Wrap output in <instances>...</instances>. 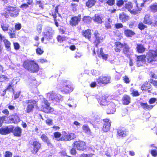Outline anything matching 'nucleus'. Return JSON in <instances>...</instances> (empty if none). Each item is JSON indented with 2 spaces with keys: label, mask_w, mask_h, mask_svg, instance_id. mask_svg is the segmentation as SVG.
<instances>
[{
  "label": "nucleus",
  "mask_w": 157,
  "mask_h": 157,
  "mask_svg": "<svg viewBox=\"0 0 157 157\" xmlns=\"http://www.w3.org/2000/svg\"><path fill=\"white\" fill-rule=\"evenodd\" d=\"M41 138L43 141L46 142L48 144L50 143L49 140L46 136L45 134H43L41 136Z\"/></svg>",
  "instance_id": "obj_35"
},
{
  "label": "nucleus",
  "mask_w": 157,
  "mask_h": 157,
  "mask_svg": "<svg viewBox=\"0 0 157 157\" xmlns=\"http://www.w3.org/2000/svg\"><path fill=\"white\" fill-rule=\"evenodd\" d=\"M14 46L15 50H17L19 48V45L17 43H14Z\"/></svg>",
  "instance_id": "obj_61"
},
{
  "label": "nucleus",
  "mask_w": 157,
  "mask_h": 157,
  "mask_svg": "<svg viewBox=\"0 0 157 157\" xmlns=\"http://www.w3.org/2000/svg\"><path fill=\"white\" fill-rule=\"evenodd\" d=\"M146 26L144 25L142 23H140L138 25V28L141 30L144 29L145 28H146Z\"/></svg>",
  "instance_id": "obj_47"
},
{
  "label": "nucleus",
  "mask_w": 157,
  "mask_h": 157,
  "mask_svg": "<svg viewBox=\"0 0 157 157\" xmlns=\"http://www.w3.org/2000/svg\"><path fill=\"white\" fill-rule=\"evenodd\" d=\"M106 97L105 96H102L100 98L98 101L100 105H105L106 104Z\"/></svg>",
  "instance_id": "obj_27"
},
{
  "label": "nucleus",
  "mask_w": 157,
  "mask_h": 157,
  "mask_svg": "<svg viewBox=\"0 0 157 157\" xmlns=\"http://www.w3.org/2000/svg\"><path fill=\"white\" fill-rule=\"evenodd\" d=\"M150 15L148 14L145 16L143 21L144 24L149 25L152 23V22L150 18Z\"/></svg>",
  "instance_id": "obj_16"
},
{
  "label": "nucleus",
  "mask_w": 157,
  "mask_h": 157,
  "mask_svg": "<svg viewBox=\"0 0 157 157\" xmlns=\"http://www.w3.org/2000/svg\"><path fill=\"white\" fill-rule=\"evenodd\" d=\"M150 87L151 85L150 84L148 83H145L141 86V89L143 90H146L149 88H150Z\"/></svg>",
  "instance_id": "obj_33"
},
{
  "label": "nucleus",
  "mask_w": 157,
  "mask_h": 157,
  "mask_svg": "<svg viewBox=\"0 0 157 157\" xmlns=\"http://www.w3.org/2000/svg\"><path fill=\"white\" fill-rule=\"evenodd\" d=\"M9 27V24L7 23H2L1 25V28L4 31H8Z\"/></svg>",
  "instance_id": "obj_32"
},
{
  "label": "nucleus",
  "mask_w": 157,
  "mask_h": 157,
  "mask_svg": "<svg viewBox=\"0 0 157 157\" xmlns=\"http://www.w3.org/2000/svg\"><path fill=\"white\" fill-rule=\"evenodd\" d=\"M117 133L119 136H121L122 137L125 136L126 135V132L121 129H119L118 130Z\"/></svg>",
  "instance_id": "obj_34"
},
{
  "label": "nucleus",
  "mask_w": 157,
  "mask_h": 157,
  "mask_svg": "<svg viewBox=\"0 0 157 157\" xmlns=\"http://www.w3.org/2000/svg\"><path fill=\"white\" fill-rule=\"evenodd\" d=\"M157 99L156 98H151L149 101V103L150 104H152L155 103Z\"/></svg>",
  "instance_id": "obj_62"
},
{
  "label": "nucleus",
  "mask_w": 157,
  "mask_h": 157,
  "mask_svg": "<svg viewBox=\"0 0 157 157\" xmlns=\"http://www.w3.org/2000/svg\"><path fill=\"white\" fill-rule=\"evenodd\" d=\"M119 18L122 22H124L128 20L129 17L126 15L124 13H123L120 14Z\"/></svg>",
  "instance_id": "obj_17"
},
{
  "label": "nucleus",
  "mask_w": 157,
  "mask_h": 157,
  "mask_svg": "<svg viewBox=\"0 0 157 157\" xmlns=\"http://www.w3.org/2000/svg\"><path fill=\"white\" fill-rule=\"evenodd\" d=\"M38 62L41 63L47 62V60L45 59L40 58L38 60Z\"/></svg>",
  "instance_id": "obj_56"
},
{
  "label": "nucleus",
  "mask_w": 157,
  "mask_h": 157,
  "mask_svg": "<svg viewBox=\"0 0 157 157\" xmlns=\"http://www.w3.org/2000/svg\"><path fill=\"white\" fill-rule=\"evenodd\" d=\"M83 35L86 38L89 39L91 37V30L87 29L82 31Z\"/></svg>",
  "instance_id": "obj_18"
},
{
  "label": "nucleus",
  "mask_w": 157,
  "mask_h": 157,
  "mask_svg": "<svg viewBox=\"0 0 157 157\" xmlns=\"http://www.w3.org/2000/svg\"><path fill=\"white\" fill-rule=\"evenodd\" d=\"M54 110L53 109L50 107V106H46L43 108V111L46 113H49L52 112Z\"/></svg>",
  "instance_id": "obj_24"
},
{
  "label": "nucleus",
  "mask_w": 157,
  "mask_h": 157,
  "mask_svg": "<svg viewBox=\"0 0 157 157\" xmlns=\"http://www.w3.org/2000/svg\"><path fill=\"white\" fill-rule=\"evenodd\" d=\"M146 58V56H140L137 57V61L144 62Z\"/></svg>",
  "instance_id": "obj_37"
},
{
  "label": "nucleus",
  "mask_w": 157,
  "mask_h": 157,
  "mask_svg": "<svg viewBox=\"0 0 157 157\" xmlns=\"http://www.w3.org/2000/svg\"><path fill=\"white\" fill-rule=\"evenodd\" d=\"M76 138V135L73 133H67L63 134L61 138V140L67 141L74 139Z\"/></svg>",
  "instance_id": "obj_8"
},
{
  "label": "nucleus",
  "mask_w": 157,
  "mask_h": 157,
  "mask_svg": "<svg viewBox=\"0 0 157 157\" xmlns=\"http://www.w3.org/2000/svg\"><path fill=\"white\" fill-rule=\"evenodd\" d=\"M7 78V77L4 75H1L0 76V81L1 82L5 81Z\"/></svg>",
  "instance_id": "obj_54"
},
{
  "label": "nucleus",
  "mask_w": 157,
  "mask_h": 157,
  "mask_svg": "<svg viewBox=\"0 0 157 157\" xmlns=\"http://www.w3.org/2000/svg\"><path fill=\"white\" fill-rule=\"evenodd\" d=\"M61 134L60 133L58 132H56L54 133V136L55 137L56 139L57 140H60V137Z\"/></svg>",
  "instance_id": "obj_40"
},
{
  "label": "nucleus",
  "mask_w": 157,
  "mask_h": 157,
  "mask_svg": "<svg viewBox=\"0 0 157 157\" xmlns=\"http://www.w3.org/2000/svg\"><path fill=\"white\" fill-rule=\"evenodd\" d=\"M21 28V25L20 23L18 24L15 25V29L16 30H19Z\"/></svg>",
  "instance_id": "obj_59"
},
{
  "label": "nucleus",
  "mask_w": 157,
  "mask_h": 157,
  "mask_svg": "<svg viewBox=\"0 0 157 157\" xmlns=\"http://www.w3.org/2000/svg\"><path fill=\"white\" fill-rule=\"evenodd\" d=\"M137 51L140 53L144 52L145 50V48L143 45L141 44H138L136 47Z\"/></svg>",
  "instance_id": "obj_22"
},
{
  "label": "nucleus",
  "mask_w": 157,
  "mask_h": 157,
  "mask_svg": "<svg viewBox=\"0 0 157 157\" xmlns=\"http://www.w3.org/2000/svg\"><path fill=\"white\" fill-rule=\"evenodd\" d=\"M94 36L96 37V40L95 42H96V41H97V42L99 43L100 42V38L99 37V34L98 33V31H95L94 33Z\"/></svg>",
  "instance_id": "obj_39"
},
{
  "label": "nucleus",
  "mask_w": 157,
  "mask_h": 157,
  "mask_svg": "<svg viewBox=\"0 0 157 157\" xmlns=\"http://www.w3.org/2000/svg\"><path fill=\"white\" fill-rule=\"evenodd\" d=\"M23 65L25 68L31 72H36L39 69L38 65L33 61L25 62Z\"/></svg>",
  "instance_id": "obj_1"
},
{
  "label": "nucleus",
  "mask_w": 157,
  "mask_h": 157,
  "mask_svg": "<svg viewBox=\"0 0 157 157\" xmlns=\"http://www.w3.org/2000/svg\"><path fill=\"white\" fill-rule=\"evenodd\" d=\"M125 8L128 9V10L130 13L134 14H136L138 13L140 11V10H135L133 9L132 10L131 9L132 8V6L131 2L127 3L125 4Z\"/></svg>",
  "instance_id": "obj_12"
},
{
  "label": "nucleus",
  "mask_w": 157,
  "mask_h": 157,
  "mask_svg": "<svg viewBox=\"0 0 157 157\" xmlns=\"http://www.w3.org/2000/svg\"><path fill=\"white\" fill-rule=\"evenodd\" d=\"M32 145L34 148V151L33 153L35 154L39 150L40 148V144L38 142L35 141L33 142Z\"/></svg>",
  "instance_id": "obj_13"
},
{
  "label": "nucleus",
  "mask_w": 157,
  "mask_h": 157,
  "mask_svg": "<svg viewBox=\"0 0 157 157\" xmlns=\"http://www.w3.org/2000/svg\"><path fill=\"white\" fill-rule=\"evenodd\" d=\"M81 20V15L75 16L72 17L70 21V24L72 26H75L77 25Z\"/></svg>",
  "instance_id": "obj_10"
},
{
  "label": "nucleus",
  "mask_w": 157,
  "mask_h": 157,
  "mask_svg": "<svg viewBox=\"0 0 157 157\" xmlns=\"http://www.w3.org/2000/svg\"><path fill=\"white\" fill-rule=\"evenodd\" d=\"M25 103L28 104L25 110V111L27 113L31 112L33 110L34 106H36L37 105L36 101L33 99L27 100L26 101Z\"/></svg>",
  "instance_id": "obj_4"
},
{
  "label": "nucleus",
  "mask_w": 157,
  "mask_h": 157,
  "mask_svg": "<svg viewBox=\"0 0 157 157\" xmlns=\"http://www.w3.org/2000/svg\"><path fill=\"white\" fill-rule=\"evenodd\" d=\"M91 20V18L89 17H84L83 21L85 22L88 23Z\"/></svg>",
  "instance_id": "obj_48"
},
{
  "label": "nucleus",
  "mask_w": 157,
  "mask_h": 157,
  "mask_svg": "<svg viewBox=\"0 0 157 157\" xmlns=\"http://www.w3.org/2000/svg\"><path fill=\"white\" fill-rule=\"evenodd\" d=\"M94 20L95 21L99 23H101L102 22L101 18L98 14L95 15Z\"/></svg>",
  "instance_id": "obj_38"
},
{
  "label": "nucleus",
  "mask_w": 157,
  "mask_h": 157,
  "mask_svg": "<svg viewBox=\"0 0 157 157\" xmlns=\"http://www.w3.org/2000/svg\"><path fill=\"white\" fill-rule=\"evenodd\" d=\"M21 129L18 127H17L15 128L14 130L13 133L15 136H20L21 135Z\"/></svg>",
  "instance_id": "obj_19"
},
{
  "label": "nucleus",
  "mask_w": 157,
  "mask_h": 157,
  "mask_svg": "<svg viewBox=\"0 0 157 157\" xmlns=\"http://www.w3.org/2000/svg\"><path fill=\"white\" fill-rule=\"evenodd\" d=\"M151 11L153 12L157 11V4L155 3L151 5L150 7Z\"/></svg>",
  "instance_id": "obj_36"
},
{
  "label": "nucleus",
  "mask_w": 157,
  "mask_h": 157,
  "mask_svg": "<svg viewBox=\"0 0 157 157\" xmlns=\"http://www.w3.org/2000/svg\"><path fill=\"white\" fill-rule=\"evenodd\" d=\"M82 129L83 131L86 133L90 134L91 133L90 129L87 125H83L82 127Z\"/></svg>",
  "instance_id": "obj_30"
},
{
  "label": "nucleus",
  "mask_w": 157,
  "mask_h": 157,
  "mask_svg": "<svg viewBox=\"0 0 157 157\" xmlns=\"http://www.w3.org/2000/svg\"><path fill=\"white\" fill-rule=\"evenodd\" d=\"M36 52L37 54L40 55L44 52V51L40 48H37L36 50Z\"/></svg>",
  "instance_id": "obj_44"
},
{
  "label": "nucleus",
  "mask_w": 157,
  "mask_h": 157,
  "mask_svg": "<svg viewBox=\"0 0 157 157\" xmlns=\"http://www.w3.org/2000/svg\"><path fill=\"white\" fill-rule=\"evenodd\" d=\"M151 154L153 156L156 157L157 156V151L155 150H151Z\"/></svg>",
  "instance_id": "obj_53"
},
{
  "label": "nucleus",
  "mask_w": 157,
  "mask_h": 157,
  "mask_svg": "<svg viewBox=\"0 0 157 157\" xmlns=\"http://www.w3.org/2000/svg\"><path fill=\"white\" fill-rule=\"evenodd\" d=\"M74 147L79 150H83L86 148L85 142L82 141H78L74 143Z\"/></svg>",
  "instance_id": "obj_7"
},
{
  "label": "nucleus",
  "mask_w": 157,
  "mask_h": 157,
  "mask_svg": "<svg viewBox=\"0 0 157 157\" xmlns=\"http://www.w3.org/2000/svg\"><path fill=\"white\" fill-rule=\"evenodd\" d=\"M114 0H108L107 3L109 5L111 6L113 5L114 3Z\"/></svg>",
  "instance_id": "obj_60"
},
{
  "label": "nucleus",
  "mask_w": 157,
  "mask_h": 157,
  "mask_svg": "<svg viewBox=\"0 0 157 157\" xmlns=\"http://www.w3.org/2000/svg\"><path fill=\"white\" fill-rule=\"evenodd\" d=\"M12 154L11 152L8 151L6 152L5 157H12Z\"/></svg>",
  "instance_id": "obj_55"
},
{
  "label": "nucleus",
  "mask_w": 157,
  "mask_h": 157,
  "mask_svg": "<svg viewBox=\"0 0 157 157\" xmlns=\"http://www.w3.org/2000/svg\"><path fill=\"white\" fill-rule=\"evenodd\" d=\"M13 86V83L11 82L10 83L9 86H8L6 90H10V91H12L13 92L14 90L13 88H12Z\"/></svg>",
  "instance_id": "obj_43"
},
{
  "label": "nucleus",
  "mask_w": 157,
  "mask_h": 157,
  "mask_svg": "<svg viewBox=\"0 0 157 157\" xmlns=\"http://www.w3.org/2000/svg\"><path fill=\"white\" fill-rule=\"evenodd\" d=\"M54 30L50 28H48L43 32L45 39L49 40L52 38V35L54 33Z\"/></svg>",
  "instance_id": "obj_6"
},
{
  "label": "nucleus",
  "mask_w": 157,
  "mask_h": 157,
  "mask_svg": "<svg viewBox=\"0 0 157 157\" xmlns=\"http://www.w3.org/2000/svg\"><path fill=\"white\" fill-rule=\"evenodd\" d=\"M123 46V45L119 42H117L115 43V47L121 49Z\"/></svg>",
  "instance_id": "obj_46"
},
{
  "label": "nucleus",
  "mask_w": 157,
  "mask_h": 157,
  "mask_svg": "<svg viewBox=\"0 0 157 157\" xmlns=\"http://www.w3.org/2000/svg\"><path fill=\"white\" fill-rule=\"evenodd\" d=\"M36 4L39 5V6L41 8L43 9V4L41 1L39 0H36Z\"/></svg>",
  "instance_id": "obj_51"
},
{
  "label": "nucleus",
  "mask_w": 157,
  "mask_h": 157,
  "mask_svg": "<svg viewBox=\"0 0 157 157\" xmlns=\"http://www.w3.org/2000/svg\"><path fill=\"white\" fill-rule=\"evenodd\" d=\"M124 1L122 0H119L117 1V5L119 6H121L124 4Z\"/></svg>",
  "instance_id": "obj_57"
},
{
  "label": "nucleus",
  "mask_w": 157,
  "mask_h": 157,
  "mask_svg": "<svg viewBox=\"0 0 157 157\" xmlns=\"http://www.w3.org/2000/svg\"><path fill=\"white\" fill-rule=\"evenodd\" d=\"M115 105L113 102H111L108 105L109 109L107 111L108 114H113L115 111Z\"/></svg>",
  "instance_id": "obj_14"
},
{
  "label": "nucleus",
  "mask_w": 157,
  "mask_h": 157,
  "mask_svg": "<svg viewBox=\"0 0 157 157\" xmlns=\"http://www.w3.org/2000/svg\"><path fill=\"white\" fill-rule=\"evenodd\" d=\"M151 83L153 85L157 88V81L152 80Z\"/></svg>",
  "instance_id": "obj_64"
},
{
  "label": "nucleus",
  "mask_w": 157,
  "mask_h": 157,
  "mask_svg": "<svg viewBox=\"0 0 157 157\" xmlns=\"http://www.w3.org/2000/svg\"><path fill=\"white\" fill-rule=\"evenodd\" d=\"M97 53L99 57H102V58L105 60H106L108 57V55L104 54L102 51V48H101L99 51L97 52Z\"/></svg>",
  "instance_id": "obj_15"
},
{
  "label": "nucleus",
  "mask_w": 157,
  "mask_h": 157,
  "mask_svg": "<svg viewBox=\"0 0 157 157\" xmlns=\"http://www.w3.org/2000/svg\"><path fill=\"white\" fill-rule=\"evenodd\" d=\"M46 123L48 125H51L53 124L52 120L50 119H48L46 121Z\"/></svg>",
  "instance_id": "obj_49"
},
{
  "label": "nucleus",
  "mask_w": 157,
  "mask_h": 157,
  "mask_svg": "<svg viewBox=\"0 0 157 157\" xmlns=\"http://www.w3.org/2000/svg\"><path fill=\"white\" fill-rule=\"evenodd\" d=\"M10 132V129L7 127L2 128L0 129V133L1 134L5 135Z\"/></svg>",
  "instance_id": "obj_20"
},
{
  "label": "nucleus",
  "mask_w": 157,
  "mask_h": 157,
  "mask_svg": "<svg viewBox=\"0 0 157 157\" xmlns=\"http://www.w3.org/2000/svg\"><path fill=\"white\" fill-rule=\"evenodd\" d=\"M123 80L124 82L126 83H128L130 82L129 78L127 76H125L123 77Z\"/></svg>",
  "instance_id": "obj_45"
},
{
  "label": "nucleus",
  "mask_w": 157,
  "mask_h": 157,
  "mask_svg": "<svg viewBox=\"0 0 157 157\" xmlns=\"http://www.w3.org/2000/svg\"><path fill=\"white\" fill-rule=\"evenodd\" d=\"M123 48L124 53L125 55H128L129 53V48L128 46L126 44H125L123 45Z\"/></svg>",
  "instance_id": "obj_31"
},
{
  "label": "nucleus",
  "mask_w": 157,
  "mask_h": 157,
  "mask_svg": "<svg viewBox=\"0 0 157 157\" xmlns=\"http://www.w3.org/2000/svg\"><path fill=\"white\" fill-rule=\"evenodd\" d=\"M64 87V91L66 93L70 92L72 91L73 89V87L71 84L66 85Z\"/></svg>",
  "instance_id": "obj_21"
},
{
  "label": "nucleus",
  "mask_w": 157,
  "mask_h": 157,
  "mask_svg": "<svg viewBox=\"0 0 157 157\" xmlns=\"http://www.w3.org/2000/svg\"><path fill=\"white\" fill-rule=\"evenodd\" d=\"M111 78L108 76H100L97 80L98 83L107 84L109 82Z\"/></svg>",
  "instance_id": "obj_9"
},
{
  "label": "nucleus",
  "mask_w": 157,
  "mask_h": 157,
  "mask_svg": "<svg viewBox=\"0 0 157 157\" xmlns=\"http://www.w3.org/2000/svg\"><path fill=\"white\" fill-rule=\"evenodd\" d=\"M157 50L155 51L150 50L147 53L146 58L149 63H151L157 60Z\"/></svg>",
  "instance_id": "obj_3"
},
{
  "label": "nucleus",
  "mask_w": 157,
  "mask_h": 157,
  "mask_svg": "<svg viewBox=\"0 0 157 157\" xmlns=\"http://www.w3.org/2000/svg\"><path fill=\"white\" fill-rule=\"evenodd\" d=\"M66 37H62L59 35L57 37V40L60 43H61L63 41L66 40Z\"/></svg>",
  "instance_id": "obj_41"
},
{
  "label": "nucleus",
  "mask_w": 157,
  "mask_h": 157,
  "mask_svg": "<svg viewBox=\"0 0 157 157\" xmlns=\"http://www.w3.org/2000/svg\"><path fill=\"white\" fill-rule=\"evenodd\" d=\"M140 105L141 107L144 109L150 110L153 107V105H149L147 103H141Z\"/></svg>",
  "instance_id": "obj_26"
},
{
  "label": "nucleus",
  "mask_w": 157,
  "mask_h": 157,
  "mask_svg": "<svg viewBox=\"0 0 157 157\" xmlns=\"http://www.w3.org/2000/svg\"><path fill=\"white\" fill-rule=\"evenodd\" d=\"M5 10L8 12L10 15L12 17H16L19 14L20 10L15 6H6Z\"/></svg>",
  "instance_id": "obj_2"
},
{
  "label": "nucleus",
  "mask_w": 157,
  "mask_h": 157,
  "mask_svg": "<svg viewBox=\"0 0 157 157\" xmlns=\"http://www.w3.org/2000/svg\"><path fill=\"white\" fill-rule=\"evenodd\" d=\"M3 42L4 43L5 47L6 48V50L7 51H10V50L11 45V43L10 42L7 40H6V39H4Z\"/></svg>",
  "instance_id": "obj_25"
},
{
  "label": "nucleus",
  "mask_w": 157,
  "mask_h": 157,
  "mask_svg": "<svg viewBox=\"0 0 157 157\" xmlns=\"http://www.w3.org/2000/svg\"><path fill=\"white\" fill-rule=\"evenodd\" d=\"M97 0H88L86 2V6L90 8L93 6L95 4Z\"/></svg>",
  "instance_id": "obj_29"
},
{
  "label": "nucleus",
  "mask_w": 157,
  "mask_h": 157,
  "mask_svg": "<svg viewBox=\"0 0 157 157\" xmlns=\"http://www.w3.org/2000/svg\"><path fill=\"white\" fill-rule=\"evenodd\" d=\"M9 33L11 38H13L15 37V34L14 33V31H13V32L11 31L10 33L9 32Z\"/></svg>",
  "instance_id": "obj_52"
},
{
  "label": "nucleus",
  "mask_w": 157,
  "mask_h": 157,
  "mask_svg": "<svg viewBox=\"0 0 157 157\" xmlns=\"http://www.w3.org/2000/svg\"><path fill=\"white\" fill-rule=\"evenodd\" d=\"M104 123L103 124L102 130L105 132H107L110 129L111 125V121L108 119L104 120Z\"/></svg>",
  "instance_id": "obj_11"
},
{
  "label": "nucleus",
  "mask_w": 157,
  "mask_h": 157,
  "mask_svg": "<svg viewBox=\"0 0 157 157\" xmlns=\"http://www.w3.org/2000/svg\"><path fill=\"white\" fill-rule=\"evenodd\" d=\"M92 155L91 154H83L81 155L80 157H92Z\"/></svg>",
  "instance_id": "obj_58"
},
{
  "label": "nucleus",
  "mask_w": 157,
  "mask_h": 157,
  "mask_svg": "<svg viewBox=\"0 0 157 157\" xmlns=\"http://www.w3.org/2000/svg\"><path fill=\"white\" fill-rule=\"evenodd\" d=\"M124 33L128 37H131L135 34L134 32L130 29L125 30L124 31Z\"/></svg>",
  "instance_id": "obj_23"
},
{
  "label": "nucleus",
  "mask_w": 157,
  "mask_h": 157,
  "mask_svg": "<svg viewBox=\"0 0 157 157\" xmlns=\"http://www.w3.org/2000/svg\"><path fill=\"white\" fill-rule=\"evenodd\" d=\"M46 95L50 100L54 101H58L62 98L61 96L60 95L57 94L52 92L48 93Z\"/></svg>",
  "instance_id": "obj_5"
},
{
  "label": "nucleus",
  "mask_w": 157,
  "mask_h": 157,
  "mask_svg": "<svg viewBox=\"0 0 157 157\" xmlns=\"http://www.w3.org/2000/svg\"><path fill=\"white\" fill-rule=\"evenodd\" d=\"M110 19L109 18H108L107 19V21H108L107 22H106L105 23V27L107 28H111V25L110 24Z\"/></svg>",
  "instance_id": "obj_42"
},
{
  "label": "nucleus",
  "mask_w": 157,
  "mask_h": 157,
  "mask_svg": "<svg viewBox=\"0 0 157 157\" xmlns=\"http://www.w3.org/2000/svg\"><path fill=\"white\" fill-rule=\"evenodd\" d=\"M58 6H57L55 8V13L54 14L52 13V16L54 18H55L56 17V13H58Z\"/></svg>",
  "instance_id": "obj_50"
},
{
  "label": "nucleus",
  "mask_w": 157,
  "mask_h": 157,
  "mask_svg": "<svg viewBox=\"0 0 157 157\" xmlns=\"http://www.w3.org/2000/svg\"><path fill=\"white\" fill-rule=\"evenodd\" d=\"M130 98L128 95H124L123 98V103L125 105H128L130 102Z\"/></svg>",
  "instance_id": "obj_28"
},
{
  "label": "nucleus",
  "mask_w": 157,
  "mask_h": 157,
  "mask_svg": "<svg viewBox=\"0 0 157 157\" xmlns=\"http://www.w3.org/2000/svg\"><path fill=\"white\" fill-rule=\"evenodd\" d=\"M37 30L39 33H40L41 32L42 29V26L41 25H39L37 26Z\"/></svg>",
  "instance_id": "obj_63"
}]
</instances>
